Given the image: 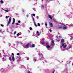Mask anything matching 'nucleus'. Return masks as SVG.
<instances>
[{
    "label": "nucleus",
    "instance_id": "46",
    "mask_svg": "<svg viewBox=\"0 0 73 73\" xmlns=\"http://www.w3.org/2000/svg\"><path fill=\"white\" fill-rule=\"evenodd\" d=\"M27 60H29V58H27Z\"/></svg>",
    "mask_w": 73,
    "mask_h": 73
},
{
    "label": "nucleus",
    "instance_id": "4",
    "mask_svg": "<svg viewBox=\"0 0 73 73\" xmlns=\"http://www.w3.org/2000/svg\"><path fill=\"white\" fill-rule=\"evenodd\" d=\"M50 27H53V24H52V23H50Z\"/></svg>",
    "mask_w": 73,
    "mask_h": 73
},
{
    "label": "nucleus",
    "instance_id": "47",
    "mask_svg": "<svg viewBox=\"0 0 73 73\" xmlns=\"http://www.w3.org/2000/svg\"><path fill=\"white\" fill-rule=\"evenodd\" d=\"M42 7L43 8H44V5L42 6Z\"/></svg>",
    "mask_w": 73,
    "mask_h": 73
},
{
    "label": "nucleus",
    "instance_id": "25",
    "mask_svg": "<svg viewBox=\"0 0 73 73\" xmlns=\"http://www.w3.org/2000/svg\"><path fill=\"white\" fill-rule=\"evenodd\" d=\"M0 25L1 26V27H4V25H3V24H1Z\"/></svg>",
    "mask_w": 73,
    "mask_h": 73
},
{
    "label": "nucleus",
    "instance_id": "20",
    "mask_svg": "<svg viewBox=\"0 0 73 73\" xmlns=\"http://www.w3.org/2000/svg\"><path fill=\"white\" fill-rule=\"evenodd\" d=\"M54 45V43H52L51 44V45H52V46H53Z\"/></svg>",
    "mask_w": 73,
    "mask_h": 73
},
{
    "label": "nucleus",
    "instance_id": "44",
    "mask_svg": "<svg viewBox=\"0 0 73 73\" xmlns=\"http://www.w3.org/2000/svg\"><path fill=\"white\" fill-rule=\"evenodd\" d=\"M62 46H61L60 47V48H61H61H62Z\"/></svg>",
    "mask_w": 73,
    "mask_h": 73
},
{
    "label": "nucleus",
    "instance_id": "9",
    "mask_svg": "<svg viewBox=\"0 0 73 73\" xmlns=\"http://www.w3.org/2000/svg\"><path fill=\"white\" fill-rule=\"evenodd\" d=\"M35 46V44H33L32 45V48H34Z\"/></svg>",
    "mask_w": 73,
    "mask_h": 73
},
{
    "label": "nucleus",
    "instance_id": "34",
    "mask_svg": "<svg viewBox=\"0 0 73 73\" xmlns=\"http://www.w3.org/2000/svg\"><path fill=\"white\" fill-rule=\"evenodd\" d=\"M34 24L35 27H37V25H36V23H35Z\"/></svg>",
    "mask_w": 73,
    "mask_h": 73
},
{
    "label": "nucleus",
    "instance_id": "21",
    "mask_svg": "<svg viewBox=\"0 0 73 73\" xmlns=\"http://www.w3.org/2000/svg\"><path fill=\"white\" fill-rule=\"evenodd\" d=\"M19 61H21V58H19Z\"/></svg>",
    "mask_w": 73,
    "mask_h": 73
},
{
    "label": "nucleus",
    "instance_id": "40",
    "mask_svg": "<svg viewBox=\"0 0 73 73\" xmlns=\"http://www.w3.org/2000/svg\"><path fill=\"white\" fill-rule=\"evenodd\" d=\"M56 38H58V36H56Z\"/></svg>",
    "mask_w": 73,
    "mask_h": 73
},
{
    "label": "nucleus",
    "instance_id": "22",
    "mask_svg": "<svg viewBox=\"0 0 73 73\" xmlns=\"http://www.w3.org/2000/svg\"><path fill=\"white\" fill-rule=\"evenodd\" d=\"M18 23H21V21H18Z\"/></svg>",
    "mask_w": 73,
    "mask_h": 73
},
{
    "label": "nucleus",
    "instance_id": "33",
    "mask_svg": "<svg viewBox=\"0 0 73 73\" xmlns=\"http://www.w3.org/2000/svg\"><path fill=\"white\" fill-rule=\"evenodd\" d=\"M48 44H49L48 43V42H47L46 43V45H48Z\"/></svg>",
    "mask_w": 73,
    "mask_h": 73
},
{
    "label": "nucleus",
    "instance_id": "1",
    "mask_svg": "<svg viewBox=\"0 0 73 73\" xmlns=\"http://www.w3.org/2000/svg\"><path fill=\"white\" fill-rule=\"evenodd\" d=\"M11 21H12V18H11V17H10L9 21L8 22V23H7V26H8L11 23Z\"/></svg>",
    "mask_w": 73,
    "mask_h": 73
},
{
    "label": "nucleus",
    "instance_id": "37",
    "mask_svg": "<svg viewBox=\"0 0 73 73\" xmlns=\"http://www.w3.org/2000/svg\"><path fill=\"white\" fill-rule=\"evenodd\" d=\"M58 37H59V38H61V36H59Z\"/></svg>",
    "mask_w": 73,
    "mask_h": 73
},
{
    "label": "nucleus",
    "instance_id": "31",
    "mask_svg": "<svg viewBox=\"0 0 73 73\" xmlns=\"http://www.w3.org/2000/svg\"><path fill=\"white\" fill-rule=\"evenodd\" d=\"M38 26H40V24L39 23H38Z\"/></svg>",
    "mask_w": 73,
    "mask_h": 73
},
{
    "label": "nucleus",
    "instance_id": "10",
    "mask_svg": "<svg viewBox=\"0 0 73 73\" xmlns=\"http://www.w3.org/2000/svg\"><path fill=\"white\" fill-rule=\"evenodd\" d=\"M61 42H64V39H62L61 40Z\"/></svg>",
    "mask_w": 73,
    "mask_h": 73
},
{
    "label": "nucleus",
    "instance_id": "24",
    "mask_svg": "<svg viewBox=\"0 0 73 73\" xmlns=\"http://www.w3.org/2000/svg\"><path fill=\"white\" fill-rule=\"evenodd\" d=\"M28 73H31V72L29 70L27 71Z\"/></svg>",
    "mask_w": 73,
    "mask_h": 73
},
{
    "label": "nucleus",
    "instance_id": "39",
    "mask_svg": "<svg viewBox=\"0 0 73 73\" xmlns=\"http://www.w3.org/2000/svg\"><path fill=\"white\" fill-rule=\"evenodd\" d=\"M11 55L12 56H13V55H14V54L13 53H12L11 54Z\"/></svg>",
    "mask_w": 73,
    "mask_h": 73
},
{
    "label": "nucleus",
    "instance_id": "13",
    "mask_svg": "<svg viewBox=\"0 0 73 73\" xmlns=\"http://www.w3.org/2000/svg\"><path fill=\"white\" fill-rule=\"evenodd\" d=\"M36 33L38 34V35H40V34H39V32L38 31H37Z\"/></svg>",
    "mask_w": 73,
    "mask_h": 73
},
{
    "label": "nucleus",
    "instance_id": "12",
    "mask_svg": "<svg viewBox=\"0 0 73 73\" xmlns=\"http://www.w3.org/2000/svg\"><path fill=\"white\" fill-rule=\"evenodd\" d=\"M29 45V43H28L26 45V47H28Z\"/></svg>",
    "mask_w": 73,
    "mask_h": 73
},
{
    "label": "nucleus",
    "instance_id": "35",
    "mask_svg": "<svg viewBox=\"0 0 73 73\" xmlns=\"http://www.w3.org/2000/svg\"><path fill=\"white\" fill-rule=\"evenodd\" d=\"M73 37L71 36V38H70V40H72L73 39Z\"/></svg>",
    "mask_w": 73,
    "mask_h": 73
},
{
    "label": "nucleus",
    "instance_id": "30",
    "mask_svg": "<svg viewBox=\"0 0 73 73\" xmlns=\"http://www.w3.org/2000/svg\"><path fill=\"white\" fill-rule=\"evenodd\" d=\"M16 25H20V24H19V23H16Z\"/></svg>",
    "mask_w": 73,
    "mask_h": 73
},
{
    "label": "nucleus",
    "instance_id": "3",
    "mask_svg": "<svg viewBox=\"0 0 73 73\" xmlns=\"http://www.w3.org/2000/svg\"><path fill=\"white\" fill-rule=\"evenodd\" d=\"M58 28V29H61L62 28V26H59Z\"/></svg>",
    "mask_w": 73,
    "mask_h": 73
},
{
    "label": "nucleus",
    "instance_id": "43",
    "mask_svg": "<svg viewBox=\"0 0 73 73\" xmlns=\"http://www.w3.org/2000/svg\"><path fill=\"white\" fill-rule=\"evenodd\" d=\"M33 21H35V19H34V18H33Z\"/></svg>",
    "mask_w": 73,
    "mask_h": 73
},
{
    "label": "nucleus",
    "instance_id": "42",
    "mask_svg": "<svg viewBox=\"0 0 73 73\" xmlns=\"http://www.w3.org/2000/svg\"><path fill=\"white\" fill-rule=\"evenodd\" d=\"M41 55H42V54H39V56L40 57V56H41Z\"/></svg>",
    "mask_w": 73,
    "mask_h": 73
},
{
    "label": "nucleus",
    "instance_id": "29",
    "mask_svg": "<svg viewBox=\"0 0 73 73\" xmlns=\"http://www.w3.org/2000/svg\"><path fill=\"white\" fill-rule=\"evenodd\" d=\"M17 55L18 56H20V53H17Z\"/></svg>",
    "mask_w": 73,
    "mask_h": 73
},
{
    "label": "nucleus",
    "instance_id": "2",
    "mask_svg": "<svg viewBox=\"0 0 73 73\" xmlns=\"http://www.w3.org/2000/svg\"><path fill=\"white\" fill-rule=\"evenodd\" d=\"M62 46H63V48H64V49H65V48H66V47L67 46V45H64V44L63 43L62 44Z\"/></svg>",
    "mask_w": 73,
    "mask_h": 73
},
{
    "label": "nucleus",
    "instance_id": "23",
    "mask_svg": "<svg viewBox=\"0 0 73 73\" xmlns=\"http://www.w3.org/2000/svg\"><path fill=\"white\" fill-rule=\"evenodd\" d=\"M17 36H20V33H18L17 34Z\"/></svg>",
    "mask_w": 73,
    "mask_h": 73
},
{
    "label": "nucleus",
    "instance_id": "32",
    "mask_svg": "<svg viewBox=\"0 0 73 73\" xmlns=\"http://www.w3.org/2000/svg\"><path fill=\"white\" fill-rule=\"evenodd\" d=\"M16 31H15L14 33V34L15 35V34H16Z\"/></svg>",
    "mask_w": 73,
    "mask_h": 73
},
{
    "label": "nucleus",
    "instance_id": "26",
    "mask_svg": "<svg viewBox=\"0 0 73 73\" xmlns=\"http://www.w3.org/2000/svg\"><path fill=\"white\" fill-rule=\"evenodd\" d=\"M29 29L30 30H32V28L31 27H30Z\"/></svg>",
    "mask_w": 73,
    "mask_h": 73
},
{
    "label": "nucleus",
    "instance_id": "27",
    "mask_svg": "<svg viewBox=\"0 0 73 73\" xmlns=\"http://www.w3.org/2000/svg\"><path fill=\"white\" fill-rule=\"evenodd\" d=\"M54 72H55V70H53V71H52V73H54Z\"/></svg>",
    "mask_w": 73,
    "mask_h": 73
},
{
    "label": "nucleus",
    "instance_id": "36",
    "mask_svg": "<svg viewBox=\"0 0 73 73\" xmlns=\"http://www.w3.org/2000/svg\"><path fill=\"white\" fill-rule=\"evenodd\" d=\"M33 16H35V14H33Z\"/></svg>",
    "mask_w": 73,
    "mask_h": 73
},
{
    "label": "nucleus",
    "instance_id": "48",
    "mask_svg": "<svg viewBox=\"0 0 73 73\" xmlns=\"http://www.w3.org/2000/svg\"><path fill=\"white\" fill-rule=\"evenodd\" d=\"M0 32H1V30L0 29Z\"/></svg>",
    "mask_w": 73,
    "mask_h": 73
},
{
    "label": "nucleus",
    "instance_id": "14",
    "mask_svg": "<svg viewBox=\"0 0 73 73\" xmlns=\"http://www.w3.org/2000/svg\"><path fill=\"white\" fill-rule=\"evenodd\" d=\"M51 42H52V43H54V40H53L52 39V41H51Z\"/></svg>",
    "mask_w": 73,
    "mask_h": 73
},
{
    "label": "nucleus",
    "instance_id": "49",
    "mask_svg": "<svg viewBox=\"0 0 73 73\" xmlns=\"http://www.w3.org/2000/svg\"><path fill=\"white\" fill-rule=\"evenodd\" d=\"M53 0H50V1H53Z\"/></svg>",
    "mask_w": 73,
    "mask_h": 73
},
{
    "label": "nucleus",
    "instance_id": "38",
    "mask_svg": "<svg viewBox=\"0 0 73 73\" xmlns=\"http://www.w3.org/2000/svg\"><path fill=\"white\" fill-rule=\"evenodd\" d=\"M45 26L46 27V26H47V23H46L45 24Z\"/></svg>",
    "mask_w": 73,
    "mask_h": 73
},
{
    "label": "nucleus",
    "instance_id": "8",
    "mask_svg": "<svg viewBox=\"0 0 73 73\" xmlns=\"http://www.w3.org/2000/svg\"><path fill=\"white\" fill-rule=\"evenodd\" d=\"M12 59L13 61H15V57H14V56H12Z\"/></svg>",
    "mask_w": 73,
    "mask_h": 73
},
{
    "label": "nucleus",
    "instance_id": "16",
    "mask_svg": "<svg viewBox=\"0 0 73 73\" xmlns=\"http://www.w3.org/2000/svg\"><path fill=\"white\" fill-rule=\"evenodd\" d=\"M9 59L10 60V61H12V58H11V57H9Z\"/></svg>",
    "mask_w": 73,
    "mask_h": 73
},
{
    "label": "nucleus",
    "instance_id": "28",
    "mask_svg": "<svg viewBox=\"0 0 73 73\" xmlns=\"http://www.w3.org/2000/svg\"><path fill=\"white\" fill-rule=\"evenodd\" d=\"M13 21L15 22V18H13Z\"/></svg>",
    "mask_w": 73,
    "mask_h": 73
},
{
    "label": "nucleus",
    "instance_id": "19",
    "mask_svg": "<svg viewBox=\"0 0 73 73\" xmlns=\"http://www.w3.org/2000/svg\"><path fill=\"white\" fill-rule=\"evenodd\" d=\"M9 17V16H7L6 17V19H8Z\"/></svg>",
    "mask_w": 73,
    "mask_h": 73
},
{
    "label": "nucleus",
    "instance_id": "6",
    "mask_svg": "<svg viewBox=\"0 0 73 73\" xmlns=\"http://www.w3.org/2000/svg\"><path fill=\"white\" fill-rule=\"evenodd\" d=\"M62 27L63 28V29H64V30H65L66 29H67V28L66 27H64V26H63Z\"/></svg>",
    "mask_w": 73,
    "mask_h": 73
},
{
    "label": "nucleus",
    "instance_id": "18",
    "mask_svg": "<svg viewBox=\"0 0 73 73\" xmlns=\"http://www.w3.org/2000/svg\"><path fill=\"white\" fill-rule=\"evenodd\" d=\"M45 44V42H43L41 44L42 45H44V44Z\"/></svg>",
    "mask_w": 73,
    "mask_h": 73
},
{
    "label": "nucleus",
    "instance_id": "7",
    "mask_svg": "<svg viewBox=\"0 0 73 73\" xmlns=\"http://www.w3.org/2000/svg\"><path fill=\"white\" fill-rule=\"evenodd\" d=\"M48 17L50 19H52V17H51V16L50 15H48Z\"/></svg>",
    "mask_w": 73,
    "mask_h": 73
},
{
    "label": "nucleus",
    "instance_id": "53",
    "mask_svg": "<svg viewBox=\"0 0 73 73\" xmlns=\"http://www.w3.org/2000/svg\"><path fill=\"white\" fill-rule=\"evenodd\" d=\"M46 1H48V0H46Z\"/></svg>",
    "mask_w": 73,
    "mask_h": 73
},
{
    "label": "nucleus",
    "instance_id": "52",
    "mask_svg": "<svg viewBox=\"0 0 73 73\" xmlns=\"http://www.w3.org/2000/svg\"><path fill=\"white\" fill-rule=\"evenodd\" d=\"M0 55H1V53H0Z\"/></svg>",
    "mask_w": 73,
    "mask_h": 73
},
{
    "label": "nucleus",
    "instance_id": "51",
    "mask_svg": "<svg viewBox=\"0 0 73 73\" xmlns=\"http://www.w3.org/2000/svg\"><path fill=\"white\" fill-rule=\"evenodd\" d=\"M4 50H3V52H4Z\"/></svg>",
    "mask_w": 73,
    "mask_h": 73
},
{
    "label": "nucleus",
    "instance_id": "45",
    "mask_svg": "<svg viewBox=\"0 0 73 73\" xmlns=\"http://www.w3.org/2000/svg\"><path fill=\"white\" fill-rule=\"evenodd\" d=\"M34 60L35 61H37V60H36V59H34Z\"/></svg>",
    "mask_w": 73,
    "mask_h": 73
},
{
    "label": "nucleus",
    "instance_id": "41",
    "mask_svg": "<svg viewBox=\"0 0 73 73\" xmlns=\"http://www.w3.org/2000/svg\"><path fill=\"white\" fill-rule=\"evenodd\" d=\"M49 31L50 32H51L52 31V30H51V29H49Z\"/></svg>",
    "mask_w": 73,
    "mask_h": 73
},
{
    "label": "nucleus",
    "instance_id": "11",
    "mask_svg": "<svg viewBox=\"0 0 73 73\" xmlns=\"http://www.w3.org/2000/svg\"><path fill=\"white\" fill-rule=\"evenodd\" d=\"M3 9V11H6V12H9V11L8 10H4Z\"/></svg>",
    "mask_w": 73,
    "mask_h": 73
},
{
    "label": "nucleus",
    "instance_id": "15",
    "mask_svg": "<svg viewBox=\"0 0 73 73\" xmlns=\"http://www.w3.org/2000/svg\"><path fill=\"white\" fill-rule=\"evenodd\" d=\"M1 4H3L4 3V1L3 0H1Z\"/></svg>",
    "mask_w": 73,
    "mask_h": 73
},
{
    "label": "nucleus",
    "instance_id": "5",
    "mask_svg": "<svg viewBox=\"0 0 73 73\" xmlns=\"http://www.w3.org/2000/svg\"><path fill=\"white\" fill-rule=\"evenodd\" d=\"M46 48H47V49H49L50 48V46L49 45H47L46 46Z\"/></svg>",
    "mask_w": 73,
    "mask_h": 73
},
{
    "label": "nucleus",
    "instance_id": "17",
    "mask_svg": "<svg viewBox=\"0 0 73 73\" xmlns=\"http://www.w3.org/2000/svg\"><path fill=\"white\" fill-rule=\"evenodd\" d=\"M15 21H13V23H12V24L13 25L15 24Z\"/></svg>",
    "mask_w": 73,
    "mask_h": 73
},
{
    "label": "nucleus",
    "instance_id": "50",
    "mask_svg": "<svg viewBox=\"0 0 73 73\" xmlns=\"http://www.w3.org/2000/svg\"><path fill=\"white\" fill-rule=\"evenodd\" d=\"M44 0H42V1H43Z\"/></svg>",
    "mask_w": 73,
    "mask_h": 73
}]
</instances>
